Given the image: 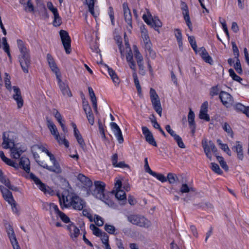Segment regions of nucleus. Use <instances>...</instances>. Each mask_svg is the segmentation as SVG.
I'll use <instances>...</instances> for the list:
<instances>
[{"label":"nucleus","instance_id":"nucleus-1","mask_svg":"<svg viewBox=\"0 0 249 249\" xmlns=\"http://www.w3.org/2000/svg\"><path fill=\"white\" fill-rule=\"evenodd\" d=\"M119 50L122 56H124L125 54L126 61L129 64V67L134 71V72L133 73L134 82L139 95H141L142 89L136 72V63L133 60V53L128 43H126L125 49L123 51L121 46L119 47Z\"/></svg>","mask_w":249,"mask_h":249},{"label":"nucleus","instance_id":"nucleus-2","mask_svg":"<svg viewBox=\"0 0 249 249\" xmlns=\"http://www.w3.org/2000/svg\"><path fill=\"white\" fill-rule=\"evenodd\" d=\"M94 184L95 189L92 192V195L96 198L102 201L108 206L114 208L115 204L110 199V194L108 193H105V183L101 181H95Z\"/></svg>","mask_w":249,"mask_h":249},{"label":"nucleus","instance_id":"nucleus-3","mask_svg":"<svg viewBox=\"0 0 249 249\" xmlns=\"http://www.w3.org/2000/svg\"><path fill=\"white\" fill-rule=\"evenodd\" d=\"M17 42L18 47L20 52V54L18 55V60L21 67L25 73H28V68L30 65V51L22 40L18 39Z\"/></svg>","mask_w":249,"mask_h":249},{"label":"nucleus","instance_id":"nucleus-4","mask_svg":"<svg viewBox=\"0 0 249 249\" xmlns=\"http://www.w3.org/2000/svg\"><path fill=\"white\" fill-rule=\"evenodd\" d=\"M47 126L51 134L59 145H64L66 148L69 147V142L64 136L60 135L57 128L53 122L48 117L46 118Z\"/></svg>","mask_w":249,"mask_h":249},{"label":"nucleus","instance_id":"nucleus-5","mask_svg":"<svg viewBox=\"0 0 249 249\" xmlns=\"http://www.w3.org/2000/svg\"><path fill=\"white\" fill-rule=\"evenodd\" d=\"M123 188L127 192L130 189L128 185L122 186L121 180L119 178H115L113 192L115 193L116 198L121 201L122 205L124 204L126 201L125 192Z\"/></svg>","mask_w":249,"mask_h":249},{"label":"nucleus","instance_id":"nucleus-6","mask_svg":"<svg viewBox=\"0 0 249 249\" xmlns=\"http://www.w3.org/2000/svg\"><path fill=\"white\" fill-rule=\"evenodd\" d=\"M75 195V194L73 192L70 193L67 191L64 192L61 195L57 194L59 204L62 209L71 208V205Z\"/></svg>","mask_w":249,"mask_h":249},{"label":"nucleus","instance_id":"nucleus-7","mask_svg":"<svg viewBox=\"0 0 249 249\" xmlns=\"http://www.w3.org/2000/svg\"><path fill=\"white\" fill-rule=\"evenodd\" d=\"M16 138V135L14 132H4L2 135V147L4 149H11L17 144L15 143Z\"/></svg>","mask_w":249,"mask_h":249},{"label":"nucleus","instance_id":"nucleus-8","mask_svg":"<svg viewBox=\"0 0 249 249\" xmlns=\"http://www.w3.org/2000/svg\"><path fill=\"white\" fill-rule=\"evenodd\" d=\"M141 33L144 48L149 53L150 56L155 57L156 53L152 49V44L148 34V32L144 27L141 28Z\"/></svg>","mask_w":249,"mask_h":249},{"label":"nucleus","instance_id":"nucleus-9","mask_svg":"<svg viewBox=\"0 0 249 249\" xmlns=\"http://www.w3.org/2000/svg\"><path fill=\"white\" fill-rule=\"evenodd\" d=\"M150 97L154 109L161 117L162 109L160 99L156 90L153 88H151L150 90Z\"/></svg>","mask_w":249,"mask_h":249},{"label":"nucleus","instance_id":"nucleus-10","mask_svg":"<svg viewBox=\"0 0 249 249\" xmlns=\"http://www.w3.org/2000/svg\"><path fill=\"white\" fill-rule=\"evenodd\" d=\"M202 145L207 157L210 160H212L211 151L214 154H216L217 152V148L214 144L212 141H210L208 142L206 139H204L202 141Z\"/></svg>","mask_w":249,"mask_h":249},{"label":"nucleus","instance_id":"nucleus-11","mask_svg":"<svg viewBox=\"0 0 249 249\" xmlns=\"http://www.w3.org/2000/svg\"><path fill=\"white\" fill-rule=\"evenodd\" d=\"M128 220L133 224L140 227H148L150 225V221L144 217L137 215H132L128 217Z\"/></svg>","mask_w":249,"mask_h":249},{"label":"nucleus","instance_id":"nucleus-12","mask_svg":"<svg viewBox=\"0 0 249 249\" xmlns=\"http://www.w3.org/2000/svg\"><path fill=\"white\" fill-rule=\"evenodd\" d=\"M30 178L34 181L37 187L45 194L53 195V191L49 187L42 183L40 179L33 173L30 174Z\"/></svg>","mask_w":249,"mask_h":249},{"label":"nucleus","instance_id":"nucleus-13","mask_svg":"<svg viewBox=\"0 0 249 249\" xmlns=\"http://www.w3.org/2000/svg\"><path fill=\"white\" fill-rule=\"evenodd\" d=\"M46 155L49 157L53 165L52 166H50L47 164H45L43 166V168L47 169L50 171L53 172L57 174L60 173L62 171L61 168L59 163L56 161L54 155L49 151Z\"/></svg>","mask_w":249,"mask_h":249},{"label":"nucleus","instance_id":"nucleus-14","mask_svg":"<svg viewBox=\"0 0 249 249\" xmlns=\"http://www.w3.org/2000/svg\"><path fill=\"white\" fill-rule=\"evenodd\" d=\"M133 50L135 58L137 61V63L140 70V73L142 75H144L145 73V71L143 65V56L136 45H134L133 46Z\"/></svg>","mask_w":249,"mask_h":249},{"label":"nucleus","instance_id":"nucleus-15","mask_svg":"<svg viewBox=\"0 0 249 249\" xmlns=\"http://www.w3.org/2000/svg\"><path fill=\"white\" fill-rule=\"evenodd\" d=\"M59 34L66 53L69 54L71 52V40L69 34L66 31L61 30L59 32Z\"/></svg>","mask_w":249,"mask_h":249},{"label":"nucleus","instance_id":"nucleus-16","mask_svg":"<svg viewBox=\"0 0 249 249\" xmlns=\"http://www.w3.org/2000/svg\"><path fill=\"white\" fill-rule=\"evenodd\" d=\"M142 18L145 23L152 27L160 28L162 26L160 20L156 17L153 18L151 15H149L148 12L147 15H142Z\"/></svg>","mask_w":249,"mask_h":249},{"label":"nucleus","instance_id":"nucleus-17","mask_svg":"<svg viewBox=\"0 0 249 249\" xmlns=\"http://www.w3.org/2000/svg\"><path fill=\"white\" fill-rule=\"evenodd\" d=\"M219 98L222 104L226 107H230L233 104L234 101L231 94L226 91H221L219 94Z\"/></svg>","mask_w":249,"mask_h":249},{"label":"nucleus","instance_id":"nucleus-18","mask_svg":"<svg viewBox=\"0 0 249 249\" xmlns=\"http://www.w3.org/2000/svg\"><path fill=\"white\" fill-rule=\"evenodd\" d=\"M111 129L116 138L118 142L120 144L123 143L124 140L122 131L118 125L114 122L110 123Z\"/></svg>","mask_w":249,"mask_h":249},{"label":"nucleus","instance_id":"nucleus-19","mask_svg":"<svg viewBox=\"0 0 249 249\" xmlns=\"http://www.w3.org/2000/svg\"><path fill=\"white\" fill-rule=\"evenodd\" d=\"M13 93L12 97L14 100L16 102L18 108H20L23 105V100L21 96L20 90L19 88L14 86L12 88Z\"/></svg>","mask_w":249,"mask_h":249},{"label":"nucleus","instance_id":"nucleus-20","mask_svg":"<svg viewBox=\"0 0 249 249\" xmlns=\"http://www.w3.org/2000/svg\"><path fill=\"white\" fill-rule=\"evenodd\" d=\"M25 149L19 143H17L10 149V156L15 159H19Z\"/></svg>","mask_w":249,"mask_h":249},{"label":"nucleus","instance_id":"nucleus-21","mask_svg":"<svg viewBox=\"0 0 249 249\" xmlns=\"http://www.w3.org/2000/svg\"><path fill=\"white\" fill-rule=\"evenodd\" d=\"M86 206V202L85 201L78 196L76 194L72 201L71 208L76 210H82Z\"/></svg>","mask_w":249,"mask_h":249},{"label":"nucleus","instance_id":"nucleus-22","mask_svg":"<svg viewBox=\"0 0 249 249\" xmlns=\"http://www.w3.org/2000/svg\"><path fill=\"white\" fill-rule=\"evenodd\" d=\"M142 134L144 135L146 141L150 144L157 146V142L155 140L153 134L150 131L149 129L146 126H142Z\"/></svg>","mask_w":249,"mask_h":249},{"label":"nucleus","instance_id":"nucleus-23","mask_svg":"<svg viewBox=\"0 0 249 249\" xmlns=\"http://www.w3.org/2000/svg\"><path fill=\"white\" fill-rule=\"evenodd\" d=\"M59 88L64 95L67 96L68 97L71 96V93L69 88V86L67 83H65L62 81L61 79V74L57 75L56 76Z\"/></svg>","mask_w":249,"mask_h":249},{"label":"nucleus","instance_id":"nucleus-24","mask_svg":"<svg viewBox=\"0 0 249 249\" xmlns=\"http://www.w3.org/2000/svg\"><path fill=\"white\" fill-rule=\"evenodd\" d=\"M67 230L69 232V235L74 241H76L80 234L79 229L73 223H71L67 226Z\"/></svg>","mask_w":249,"mask_h":249},{"label":"nucleus","instance_id":"nucleus-25","mask_svg":"<svg viewBox=\"0 0 249 249\" xmlns=\"http://www.w3.org/2000/svg\"><path fill=\"white\" fill-rule=\"evenodd\" d=\"M181 9L185 22L190 30L192 31L193 27L189 16V10L187 5L185 3L182 4Z\"/></svg>","mask_w":249,"mask_h":249},{"label":"nucleus","instance_id":"nucleus-26","mask_svg":"<svg viewBox=\"0 0 249 249\" xmlns=\"http://www.w3.org/2000/svg\"><path fill=\"white\" fill-rule=\"evenodd\" d=\"M208 111V103L204 102L201 105L199 117L200 119L205 120L206 121H210V117L207 112Z\"/></svg>","mask_w":249,"mask_h":249},{"label":"nucleus","instance_id":"nucleus-27","mask_svg":"<svg viewBox=\"0 0 249 249\" xmlns=\"http://www.w3.org/2000/svg\"><path fill=\"white\" fill-rule=\"evenodd\" d=\"M123 8L124 19L128 24L130 28L131 29L132 28V15L131 14L130 10L128 7L127 4L125 2H124L123 4Z\"/></svg>","mask_w":249,"mask_h":249},{"label":"nucleus","instance_id":"nucleus-28","mask_svg":"<svg viewBox=\"0 0 249 249\" xmlns=\"http://www.w3.org/2000/svg\"><path fill=\"white\" fill-rule=\"evenodd\" d=\"M47 59L50 68L55 73L56 76L61 74L59 68L57 67L53 57L50 54L48 53L47 54Z\"/></svg>","mask_w":249,"mask_h":249},{"label":"nucleus","instance_id":"nucleus-29","mask_svg":"<svg viewBox=\"0 0 249 249\" xmlns=\"http://www.w3.org/2000/svg\"><path fill=\"white\" fill-rule=\"evenodd\" d=\"M43 208L46 211H49L51 214L54 213L56 215L60 211L58 206L53 203L44 202L43 203Z\"/></svg>","mask_w":249,"mask_h":249},{"label":"nucleus","instance_id":"nucleus-30","mask_svg":"<svg viewBox=\"0 0 249 249\" xmlns=\"http://www.w3.org/2000/svg\"><path fill=\"white\" fill-rule=\"evenodd\" d=\"M196 53H198L201 56L202 58L205 62L208 63L211 65L213 63L212 58L209 55L208 52L204 48L201 47L198 50H197Z\"/></svg>","mask_w":249,"mask_h":249},{"label":"nucleus","instance_id":"nucleus-31","mask_svg":"<svg viewBox=\"0 0 249 249\" xmlns=\"http://www.w3.org/2000/svg\"><path fill=\"white\" fill-rule=\"evenodd\" d=\"M232 150L236 153L237 158L241 160L244 159V154L243 151V147L241 142L236 141L235 145L232 147Z\"/></svg>","mask_w":249,"mask_h":249},{"label":"nucleus","instance_id":"nucleus-32","mask_svg":"<svg viewBox=\"0 0 249 249\" xmlns=\"http://www.w3.org/2000/svg\"><path fill=\"white\" fill-rule=\"evenodd\" d=\"M0 190L4 200L8 203L12 202L14 200L12 193L6 188L0 185Z\"/></svg>","mask_w":249,"mask_h":249},{"label":"nucleus","instance_id":"nucleus-33","mask_svg":"<svg viewBox=\"0 0 249 249\" xmlns=\"http://www.w3.org/2000/svg\"><path fill=\"white\" fill-rule=\"evenodd\" d=\"M6 232L12 245L18 243L14 230L10 225L6 227Z\"/></svg>","mask_w":249,"mask_h":249},{"label":"nucleus","instance_id":"nucleus-34","mask_svg":"<svg viewBox=\"0 0 249 249\" xmlns=\"http://www.w3.org/2000/svg\"><path fill=\"white\" fill-rule=\"evenodd\" d=\"M0 158L1 160L7 165L13 167L16 169L18 168V164L17 162H14L12 160L7 158L5 156L4 153L2 151H0Z\"/></svg>","mask_w":249,"mask_h":249},{"label":"nucleus","instance_id":"nucleus-35","mask_svg":"<svg viewBox=\"0 0 249 249\" xmlns=\"http://www.w3.org/2000/svg\"><path fill=\"white\" fill-rule=\"evenodd\" d=\"M195 113L194 112L190 109L188 115V120L189 123V125L190 127L192 130V132L194 133L195 132L196 129V124L195 123Z\"/></svg>","mask_w":249,"mask_h":249},{"label":"nucleus","instance_id":"nucleus-36","mask_svg":"<svg viewBox=\"0 0 249 249\" xmlns=\"http://www.w3.org/2000/svg\"><path fill=\"white\" fill-rule=\"evenodd\" d=\"M0 181L4 184L8 188L13 191H17V188L12 185L8 178L3 176L2 171L0 169Z\"/></svg>","mask_w":249,"mask_h":249},{"label":"nucleus","instance_id":"nucleus-37","mask_svg":"<svg viewBox=\"0 0 249 249\" xmlns=\"http://www.w3.org/2000/svg\"><path fill=\"white\" fill-rule=\"evenodd\" d=\"M30 160L27 158L22 157L20 159L19 165L27 173H29L30 171Z\"/></svg>","mask_w":249,"mask_h":249},{"label":"nucleus","instance_id":"nucleus-38","mask_svg":"<svg viewBox=\"0 0 249 249\" xmlns=\"http://www.w3.org/2000/svg\"><path fill=\"white\" fill-rule=\"evenodd\" d=\"M88 90L89 95L90 98L91 102L92 104V106L94 111L97 113V100L94 92V91L92 88L90 87L88 88Z\"/></svg>","mask_w":249,"mask_h":249},{"label":"nucleus","instance_id":"nucleus-39","mask_svg":"<svg viewBox=\"0 0 249 249\" xmlns=\"http://www.w3.org/2000/svg\"><path fill=\"white\" fill-rule=\"evenodd\" d=\"M174 35L177 39V42L179 48L180 50H182V35L181 31L179 29H175L174 30Z\"/></svg>","mask_w":249,"mask_h":249},{"label":"nucleus","instance_id":"nucleus-40","mask_svg":"<svg viewBox=\"0 0 249 249\" xmlns=\"http://www.w3.org/2000/svg\"><path fill=\"white\" fill-rule=\"evenodd\" d=\"M107 68L108 74L110 76L114 85L115 86L118 85L120 83V80L115 71L108 67H107Z\"/></svg>","mask_w":249,"mask_h":249},{"label":"nucleus","instance_id":"nucleus-41","mask_svg":"<svg viewBox=\"0 0 249 249\" xmlns=\"http://www.w3.org/2000/svg\"><path fill=\"white\" fill-rule=\"evenodd\" d=\"M77 178L84 186H89L92 184L91 181L88 178L82 174H78Z\"/></svg>","mask_w":249,"mask_h":249},{"label":"nucleus","instance_id":"nucleus-42","mask_svg":"<svg viewBox=\"0 0 249 249\" xmlns=\"http://www.w3.org/2000/svg\"><path fill=\"white\" fill-rule=\"evenodd\" d=\"M96 0H86V2L88 5L89 10L90 14L95 18H96L98 16V12L94 11V4Z\"/></svg>","mask_w":249,"mask_h":249},{"label":"nucleus","instance_id":"nucleus-43","mask_svg":"<svg viewBox=\"0 0 249 249\" xmlns=\"http://www.w3.org/2000/svg\"><path fill=\"white\" fill-rule=\"evenodd\" d=\"M74 136L75 137L77 142L79 143L81 147L84 148L85 146V143L79 131H76V132L74 133Z\"/></svg>","mask_w":249,"mask_h":249},{"label":"nucleus","instance_id":"nucleus-44","mask_svg":"<svg viewBox=\"0 0 249 249\" xmlns=\"http://www.w3.org/2000/svg\"><path fill=\"white\" fill-rule=\"evenodd\" d=\"M217 143L220 146L222 150L225 152L228 155L231 156V151L227 144L223 143L221 140L220 139L217 140Z\"/></svg>","mask_w":249,"mask_h":249},{"label":"nucleus","instance_id":"nucleus-45","mask_svg":"<svg viewBox=\"0 0 249 249\" xmlns=\"http://www.w3.org/2000/svg\"><path fill=\"white\" fill-rule=\"evenodd\" d=\"M3 49L4 52L7 54L9 58H11V54L10 53V47L9 45L7 43L6 37H3L2 38Z\"/></svg>","mask_w":249,"mask_h":249},{"label":"nucleus","instance_id":"nucleus-46","mask_svg":"<svg viewBox=\"0 0 249 249\" xmlns=\"http://www.w3.org/2000/svg\"><path fill=\"white\" fill-rule=\"evenodd\" d=\"M150 175L153 177L156 178L157 179L161 181V182H164L167 181L166 178L162 174L157 173L153 171Z\"/></svg>","mask_w":249,"mask_h":249},{"label":"nucleus","instance_id":"nucleus-47","mask_svg":"<svg viewBox=\"0 0 249 249\" xmlns=\"http://www.w3.org/2000/svg\"><path fill=\"white\" fill-rule=\"evenodd\" d=\"M90 229L92 231V233L96 236H100L103 232L101 230L97 228L94 224H92L90 225Z\"/></svg>","mask_w":249,"mask_h":249},{"label":"nucleus","instance_id":"nucleus-48","mask_svg":"<svg viewBox=\"0 0 249 249\" xmlns=\"http://www.w3.org/2000/svg\"><path fill=\"white\" fill-rule=\"evenodd\" d=\"M188 39L194 51L197 53V47L195 37L194 36H188Z\"/></svg>","mask_w":249,"mask_h":249},{"label":"nucleus","instance_id":"nucleus-49","mask_svg":"<svg viewBox=\"0 0 249 249\" xmlns=\"http://www.w3.org/2000/svg\"><path fill=\"white\" fill-rule=\"evenodd\" d=\"M53 24L54 26H59L61 24V18L59 16L58 12L53 14Z\"/></svg>","mask_w":249,"mask_h":249},{"label":"nucleus","instance_id":"nucleus-50","mask_svg":"<svg viewBox=\"0 0 249 249\" xmlns=\"http://www.w3.org/2000/svg\"><path fill=\"white\" fill-rule=\"evenodd\" d=\"M229 73L230 76L232 78V79L233 80L237 81L239 83H241V81H242V79L235 73L233 70L230 69L229 70Z\"/></svg>","mask_w":249,"mask_h":249},{"label":"nucleus","instance_id":"nucleus-51","mask_svg":"<svg viewBox=\"0 0 249 249\" xmlns=\"http://www.w3.org/2000/svg\"><path fill=\"white\" fill-rule=\"evenodd\" d=\"M217 160H218L221 167L225 171L229 170L228 166L226 162L225 161L224 158L222 157L216 156Z\"/></svg>","mask_w":249,"mask_h":249},{"label":"nucleus","instance_id":"nucleus-52","mask_svg":"<svg viewBox=\"0 0 249 249\" xmlns=\"http://www.w3.org/2000/svg\"><path fill=\"white\" fill-rule=\"evenodd\" d=\"M4 76V83L5 87L9 90H10L12 89L10 81V76L7 73H5Z\"/></svg>","mask_w":249,"mask_h":249},{"label":"nucleus","instance_id":"nucleus-53","mask_svg":"<svg viewBox=\"0 0 249 249\" xmlns=\"http://www.w3.org/2000/svg\"><path fill=\"white\" fill-rule=\"evenodd\" d=\"M93 220L98 226H102L104 225L103 218L97 214L94 215Z\"/></svg>","mask_w":249,"mask_h":249},{"label":"nucleus","instance_id":"nucleus-54","mask_svg":"<svg viewBox=\"0 0 249 249\" xmlns=\"http://www.w3.org/2000/svg\"><path fill=\"white\" fill-rule=\"evenodd\" d=\"M56 216L59 217L60 218V219L65 223H68L70 222V218L64 213L61 211L59 212V213L57 214Z\"/></svg>","mask_w":249,"mask_h":249},{"label":"nucleus","instance_id":"nucleus-55","mask_svg":"<svg viewBox=\"0 0 249 249\" xmlns=\"http://www.w3.org/2000/svg\"><path fill=\"white\" fill-rule=\"evenodd\" d=\"M223 129L230 136L231 138L233 137V133L230 125L227 123L223 125Z\"/></svg>","mask_w":249,"mask_h":249},{"label":"nucleus","instance_id":"nucleus-56","mask_svg":"<svg viewBox=\"0 0 249 249\" xmlns=\"http://www.w3.org/2000/svg\"><path fill=\"white\" fill-rule=\"evenodd\" d=\"M166 179L170 184H174L177 181L178 178L175 174L169 173L167 175Z\"/></svg>","mask_w":249,"mask_h":249},{"label":"nucleus","instance_id":"nucleus-57","mask_svg":"<svg viewBox=\"0 0 249 249\" xmlns=\"http://www.w3.org/2000/svg\"><path fill=\"white\" fill-rule=\"evenodd\" d=\"M105 230L109 234H114L116 229L114 226L106 224L105 225Z\"/></svg>","mask_w":249,"mask_h":249},{"label":"nucleus","instance_id":"nucleus-58","mask_svg":"<svg viewBox=\"0 0 249 249\" xmlns=\"http://www.w3.org/2000/svg\"><path fill=\"white\" fill-rule=\"evenodd\" d=\"M101 240L103 244L105 245V247L107 245H109L108 243L109 237L108 235L105 232H103L101 235H100Z\"/></svg>","mask_w":249,"mask_h":249},{"label":"nucleus","instance_id":"nucleus-59","mask_svg":"<svg viewBox=\"0 0 249 249\" xmlns=\"http://www.w3.org/2000/svg\"><path fill=\"white\" fill-rule=\"evenodd\" d=\"M211 164V169L213 172L219 175H221L222 174V171L220 169L219 165L217 164L212 162Z\"/></svg>","mask_w":249,"mask_h":249},{"label":"nucleus","instance_id":"nucleus-60","mask_svg":"<svg viewBox=\"0 0 249 249\" xmlns=\"http://www.w3.org/2000/svg\"><path fill=\"white\" fill-rule=\"evenodd\" d=\"M236 61L234 65V68L236 72L239 74L242 73V69L240 61L238 58H236Z\"/></svg>","mask_w":249,"mask_h":249},{"label":"nucleus","instance_id":"nucleus-61","mask_svg":"<svg viewBox=\"0 0 249 249\" xmlns=\"http://www.w3.org/2000/svg\"><path fill=\"white\" fill-rule=\"evenodd\" d=\"M53 113L59 123L62 122H64L61 114L58 112L57 110L54 109L53 111Z\"/></svg>","mask_w":249,"mask_h":249},{"label":"nucleus","instance_id":"nucleus-62","mask_svg":"<svg viewBox=\"0 0 249 249\" xmlns=\"http://www.w3.org/2000/svg\"><path fill=\"white\" fill-rule=\"evenodd\" d=\"M174 140L177 142L178 147H179L181 148H185V145L184 142H183V141H182L181 138L179 135H178L177 136H176V137H175L174 138Z\"/></svg>","mask_w":249,"mask_h":249},{"label":"nucleus","instance_id":"nucleus-63","mask_svg":"<svg viewBox=\"0 0 249 249\" xmlns=\"http://www.w3.org/2000/svg\"><path fill=\"white\" fill-rule=\"evenodd\" d=\"M82 213L84 216L88 217L90 221H93V217L90 213V210L89 209H83Z\"/></svg>","mask_w":249,"mask_h":249},{"label":"nucleus","instance_id":"nucleus-64","mask_svg":"<svg viewBox=\"0 0 249 249\" xmlns=\"http://www.w3.org/2000/svg\"><path fill=\"white\" fill-rule=\"evenodd\" d=\"M108 14L110 18L112 25H114L115 23L114 11L112 7H109L108 9Z\"/></svg>","mask_w":249,"mask_h":249}]
</instances>
